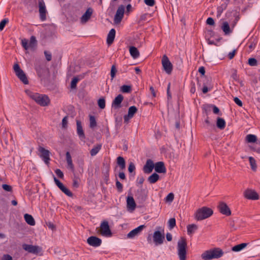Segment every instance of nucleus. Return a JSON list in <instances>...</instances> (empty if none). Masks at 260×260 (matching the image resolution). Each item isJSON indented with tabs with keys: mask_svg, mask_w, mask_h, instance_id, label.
Wrapping results in <instances>:
<instances>
[{
	"mask_svg": "<svg viewBox=\"0 0 260 260\" xmlns=\"http://www.w3.org/2000/svg\"><path fill=\"white\" fill-rule=\"evenodd\" d=\"M25 92L30 98L35 101L36 103L41 106H47L50 103L49 97L46 94H41L39 93L34 92L29 90H26Z\"/></svg>",
	"mask_w": 260,
	"mask_h": 260,
	"instance_id": "obj_1",
	"label": "nucleus"
},
{
	"mask_svg": "<svg viewBox=\"0 0 260 260\" xmlns=\"http://www.w3.org/2000/svg\"><path fill=\"white\" fill-rule=\"evenodd\" d=\"M223 253L221 249L214 248L204 252L201 255V257L204 260L217 259L222 256Z\"/></svg>",
	"mask_w": 260,
	"mask_h": 260,
	"instance_id": "obj_2",
	"label": "nucleus"
},
{
	"mask_svg": "<svg viewBox=\"0 0 260 260\" xmlns=\"http://www.w3.org/2000/svg\"><path fill=\"white\" fill-rule=\"evenodd\" d=\"M213 213V211L211 208L203 207L196 211L195 218L197 220H202L210 217Z\"/></svg>",
	"mask_w": 260,
	"mask_h": 260,
	"instance_id": "obj_3",
	"label": "nucleus"
},
{
	"mask_svg": "<svg viewBox=\"0 0 260 260\" xmlns=\"http://www.w3.org/2000/svg\"><path fill=\"white\" fill-rule=\"evenodd\" d=\"M187 242L186 239L181 237L177 243L178 255L180 260H186Z\"/></svg>",
	"mask_w": 260,
	"mask_h": 260,
	"instance_id": "obj_4",
	"label": "nucleus"
},
{
	"mask_svg": "<svg viewBox=\"0 0 260 260\" xmlns=\"http://www.w3.org/2000/svg\"><path fill=\"white\" fill-rule=\"evenodd\" d=\"M98 232L104 237H111L112 236V232L107 220H104L101 222Z\"/></svg>",
	"mask_w": 260,
	"mask_h": 260,
	"instance_id": "obj_5",
	"label": "nucleus"
},
{
	"mask_svg": "<svg viewBox=\"0 0 260 260\" xmlns=\"http://www.w3.org/2000/svg\"><path fill=\"white\" fill-rule=\"evenodd\" d=\"M124 11L125 6L123 5L119 6L115 14V26L119 24L121 22L124 16Z\"/></svg>",
	"mask_w": 260,
	"mask_h": 260,
	"instance_id": "obj_6",
	"label": "nucleus"
},
{
	"mask_svg": "<svg viewBox=\"0 0 260 260\" xmlns=\"http://www.w3.org/2000/svg\"><path fill=\"white\" fill-rule=\"evenodd\" d=\"M161 63L164 70L166 73L169 75L171 74L173 70V65L166 55H163L161 59Z\"/></svg>",
	"mask_w": 260,
	"mask_h": 260,
	"instance_id": "obj_7",
	"label": "nucleus"
},
{
	"mask_svg": "<svg viewBox=\"0 0 260 260\" xmlns=\"http://www.w3.org/2000/svg\"><path fill=\"white\" fill-rule=\"evenodd\" d=\"M22 248L28 252L35 254H38L42 251V248L37 245L23 244L22 245Z\"/></svg>",
	"mask_w": 260,
	"mask_h": 260,
	"instance_id": "obj_8",
	"label": "nucleus"
},
{
	"mask_svg": "<svg viewBox=\"0 0 260 260\" xmlns=\"http://www.w3.org/2000/svg\"><path fill=\"white\" fill-rule=\"evenodd\" d=\"M164 232V230H162ZM165 240L164 233H161L160 231L157 230L154 232L153 235V241L155 246L161 245L163 243Z\"/></svg>",
	"mask_w": 260,
	"mask_h": 260,
	"instance_id": "obj_9",
	"label": "nucleus"
},
{
	"mask_svg": "<svg viewBox=\"0 0 260 260\" xmlns=\"http://www.w3.org/2000/svg\"><path fill=\"white\" fill-rule=\"evenodd\" d=\"M39 151L40 153V156L44 160V162L48 165L49 164L50 158V151L46 149L43 147L40 146L39 148Z\"/></svg>",
	"mask_w": 260,
	"mask_h": 260,
	"instance_id": "obj_10",
	"label": "nucleus"
},
{
	"mask_svg": "<svg viewBox=\"0 0 260 260\" xmlns=\"http://www.w3.org/2000/svg\"><path fill=\"white\" fill-rule=\"evenodd\" d=\"M39 8L40 18L42 21H44L46 19L47 10L43 0L39 2Z\"/></svg>",
	"mask_w": 260,
	"mask_h": 260,
	"instance_id": "obj_11",
	"label": "nucleus"
},
{
	"mask_svg": "<svg viewBox=\"0 0 260 260\" xmlns=\"http://www.w3.org/2000/svg\"><path fill=\"white\" fill-rule=\"evenodd\" d=\"M244 196L248 200H257L259 199L258 193L252 189H247L244 192Z\"/></svg>",
	"mask_w": 260,
	"mask_h": 260,
	"instance_id": "obj_12",
	"label": "nucleus"
},
{
	"mask_svg": "<svg viewBox=\"0 0 260 260\" xmlns=\"http://www.w3.org/2000/svg\"><path fill=\"white\" fill-rule=\"evenodd\" d=\"M102 240L95 236H90L87 239V243L93 247H99L102 244Z\"/></svg>",
	"mask_w": 260,
	"mask_h": 260,
	"instance_id": "obj_13",
	"label": "nucleus"
},
{
	"mask_svg": "<svg viewBox=\"0 0 260 260\" xmlns=\"http://www.w3.org/2000/svg\"><path fill=\"white\" fill-rule=\"evenodd\" d=\"M145 228V225H141L139 226L130 231L127 235V238L129 239H133L135 238L136 236H138Z\"/></svg>",
	"mask_w": 260,
	"mask_h": 260,
	"instance_id": "obj_14",
	"label": "nucleus"
},
{
	"mask_svg": "<svg viewBox=\"0 0 260 260\" xmlns=\"http://www.w3.org/2000/svg\"><path fill=\"white\" fill-rule=\"evenodd\" d=\"M219 212L226 216H230L231 214V211L230 208L225 203L221 202L218 205Z\"/></svg>",
	"mask_w": 260,
	"mask_h": 260,
	"instance_id": "obj_15",
	"label": "nucleus"
},
{
	"mask_svg": "<svg viewBox=\"0 0 260 260\" xmlns=\"http://www.w3.org/2000/svg\"><path fill=\"white\" fill-rule=\"evenodd\" d=\"M77 124V133L82 141H84L85 139V135L82 128L81 122L80 120H76Z\"/></svg>",
	"mask_w": 260,
	"mask_h": 260,
	"instance_id": "obj_16",
	"label": "nucleus"
},
{
	"mask_svg": "<svg viewBox=\"0 0 260 260\" xmlns=\"http://www.w3.org/2000/svg\"><path fill=\"white\" fill-rule=\"evenodd\" d=\"M35 70L39 77H44L47 72V69L43 64H37L35 65Z\"/></svg>",
	"mask_w": 260,
	"mask_h": 260,
	"instance_id": "obj_17",
	"label": "nucleus"
},
{
	"mask_svg": "<svg viewBox=\"0 0 260 260\" xmlns=\"http://www.w3.org/2000/svg\"><path fill=\"white\" fill-rule=\"evenodd\" d=\"M154 165L152 160L148 159L143 168L144 173L149 174L152 172L153 168H154Z\"/></svg>",
	"mask_w": 260,
	"mask_h": 260,
	"instance_id": "obj_18",
	"label": "nucleus"
},
{
	"mask_svg": "<svg viewBox=\"0 0 260 260\" xmlns=\"http://www.w3.org/2000/svg\"><path fill=\"white\" fill-rule=\"evenodd\" d=\"M154 170L158 173H165L166 172V168L162 161L156 162L154 165Z\"/></svg>",
	"mask_w": 260,
	"mask_h": 260,
	"instance_id": "obj_19",
	"label": "nucleus"
},
{
	"mask_svg": "<svg viewBox=\"0 0 260 260\" xmlns=\"http://www.w3.org/2000/svg\"><path fill=\"white\" fill-rule=\"evenodd\" d=\"M117 166L120 168V171H123L125 169L126 162L124 158L122 156H118L117 158Z\"/></svg>",
	"mask_w": 260,
	"mask_h": 260,
	"instance_id": "obj_20",
	"label": "nucleus"
},
{
	"mask_svg": "<svg viewBox=\"0 0 260 260\" xmlns=\"http://www.w3.org/2000/svg\"><path fill=\"white\" fill-rule=\"evenodd\" d=\"M93 13V10L91 8H88L85 13L82 15L81 17V21L86 22H87L89 18H90L92 14Z\"/></svg>",
	"mask_w": 260,
	"mask_h": 260,
	"instance_id": "obj_21",
	"label": "nucleus"
},
{
	"mask_svg": "<svg viewBox=\"0 0 260 260\" xmlns=\"http://www.w3.org/2000/svg\"><path fill=\"white\" fill-rule=\"evenodd\" d=\"M127 208L129 210L133 211L136 207L135 200L132 197H128L127 198Z\"/></svg>",
	"mask_w": 260,
	"mask_h": 260,
	"instance_id": "obj_22",
	"label": "nucleus"
},
{
	"mask_svg": "<svg viewBox=\"0 0 260 260\" xmlns=\"http://www.w3.org/2000/svg\"><path fill=\"white\" fill-rule=\"evenodd\" d=\"M16 75L20 79V80L23 82V83H24V84H28V80L23 71L20 73H18Z\"/></svg>",
	"mask_w": 260,
	"mask_h": 260,
	"instance_id": "obj_23",
	"label": "nucleus"
},
{
	"mask_svg": "<svg viewBox=\"0 0 260 260\" xmlns=\"http://www.w3.org/2000/svg\"><path fill=\"white\" fill-rule=\"evenodd\" d=\"M198 227L197 225L195 224H188L187 226V232L189 235H193L196 231L198 230Z\"/></svg>",
	"mask_w": 260,
	"mask_h": 260,
	"instance_id": "obj_24",
	"label": "nucleus"
},
{
	"mask_svg": "<svg viewBox=\"0 0 260 260\" xmlns=\"http://www.w3.org/2000/svg\"><path fill=\"white\" fill-rule=\"evenodd\" d=\"M221 29L225 35H229L232 32V29H231L229 24L227 21H224L222 23Z\"/></svg>",
	"mask_w": 260,
	"mask_h": 260,
	"instance_id": "obj_25",
	"label": "nucleus"
},
{
	"mask_svg": "<svg viewBox=\"0 0 260 260\" xmlns=\"http://www.w3.org/2000/svg\"><path fill=\"white\" fill-rule=\"evenodd\" d=\"M129 51L131 55L134 59L137 58L140 55L139 50H138V49L136 47H135L134 46L130 47Z\"/></svg>",
	"mask_w": 260,
	"mask_h": 260,
	"instance_id": "obj_26",
	"label": "nucleus"
},
{
	"mask_svg": "<svg viewBox=\"0 0 260 260\" xmlns=\"http://www.w3.org/2000/svg\"><path fill=\"white\" fill-rule=\"evenodd\" d=\"M24 219L26 222L30 225H35V221L33 217L27 213H26L24 215Z\"/></svg>",
	"mask_w": 260,
	"mask_h": 260,
	"instance_id": "obj_27",
	"label": "nucleus"
},
{
	"mask_svg": "<svg viewBox=\"0 0 260 260\" xmlns=\"http://www.w3.org/2000/svg\"><path fill=\"white\" fill-rule=\"evenodd\" d=\"M123 100V96L122 94H118L115 98V110L121 107V103Z\"/></svg>",
	"mask_w": 260,
	"mask_h": 260,
	"instance_id": "obj_28",
	"label": "nucleus"
},
{
	"mask_svg": "<svg viewBox=\"0 0 260 260\" xmlns=\"http://www.w3.org/2000/svg\"><path fill=\"white\" fill-rule=\"evenodd\" d=\"M159 179V176L156 173H153L147 179L148 181L151 184L156 183Z\"/></svg>",
	"mask_w": 260,
	"mask_h": 260,
	"instance_id": "obj_29",
	"label": "nucleus"
},
{
	"mask_svg": "<svg viewBox=\"0 0 260 260\" xmlns=\"http://www.w3.org/2000/svg\"><path fill=\"white\" fill-rule=\"evenodd\" d=\"M114 42V28H112L107 36V43L108 46H110Z\"/></svg>",
	"mask_w": 260,
	"mask_h": 260,
	"instance_id": "obj_30",
	"label": "nucleus"
},
{
	"mask_svg": "<svg viewBox=\"0 0 260 260\" xmlns=\"http://www.w3.org/2000/svg\"><path fill=\"white\" fill-rule=\"evenodd\" d=\"M101 148H102L101 144H98L94 145L90 151V155L91 156L95 155L99 152V151L101 149Z\"/></svg>",
	"mask_w": 260,
	"mask_h": 260,
	"instance_id": "obj_31",
	"label": "nucleus"
},
{
	"mask_svg": "<svg viewBox=\"0 0 260 260\" xmlns=\"http://www.w3.org/2000/svg\"><path fill=\"white\" fill-rule=\"evenodd\" d=\"M216 125L220 129H223L225 127V120L222 118L218 117L217 118Z\"/></svg>",
	"mask_w": 260,
	"mask_h": 260,
	"instance_id": "obj_32",
	"label": "nucleus"
},
{
	"mask_svg": "<svg viewBox=\"0 0 260 260\" xmlns=\"http://www.w3.org/2000/svg\"><path fill=\"white\" fill-rule=\"evenodd\" d=\"M247 243H243L234 246L232 247V250L235 252H238L242 250L247 246Z\"/></svg>",
	"mask_w": 260,
	"mask_h": 260,
	"instance_id": "obj_33",
	"label": "nucleus"
},
{
	"mask_svg": "<svg viewBox=\"0 0 260 260\" xmlns=\"http://www.w3.org/2000/svg\"><path fill=\"white\" fill-rule=\"evenodd\" d=\"M97 125L96 121L94 116H89V127L90 128L93 129Z\"/></svg>",
	"mask_w": 260,
	"mask_h": 260,
	"instance_id": "obj_34",
	"label": "nucleus"
},
{
	"mask_svg": "<svg viewBox=\"0 0 260 260\" xmlns=\"http://www.w3.org/2000/svg\"><path fill=\"white\" fill-rule=\"evenodd\" d=\"M137 111L138 109L136 106H131L128 109L127 116L133 117L134 115L137 112Z\"/></svg>",
	"mask_w": 260,
	"mask_h": 260,
	"instance_id": "obj_35",
	"label": "nucleus"
},
{
	"mask_svg": "<svg viewBox=\"0 0 260 260\" xmlns=\"http://www.w3.org/2000/svg\"><path fill=\"white\" fill-rule=\"evenodd\" d=\"M249 161L252 170L255 171L256 170L257 165L255 159L253 157L250 156L249 157Z\"/></svg>",
	"mask_w": 260,
	"mask_h": 260,
	"instance_id": "obj_36",
	"label": "nucleus"
},
{
	"mask_svg": "<svg viewBox=\"0 0 260 260\" xmlns=\"http://www.w3.org/2000/svg\"><path fill=\"white\" fill-rule=\"evenodd\" d=\"M246 138L248 143H255L257 140L256 136L252 134L247 135Z\"/></svg>",
	"mask_w": 260,
	"mask_h": 260,
	"instance_id": "obj_37",
	"label": "nucleus"
},
{
	"mask_svg": "<svg viewBox=\"0 0 260 260\" xmlns=\"http://www.w3.org/2000/svg\"><path fill=\"white\" fill-rule=\"evenodd\" d=\"M203 110L204 112L208 115L212 110V105L206 104L203 105Z\"/></svg>",
	"mask_w": 260,
	"mask_h": 260,
	"instance_id": "obj_38",
	"label": "nucleus"
},
{
	"mask_svg": "<svg viewBox=\"0 0 260 260\" xmlns=\"http://www.w3.org/2000/svg\"><path fill=\"white\" fill-rule=\"evenodd\" d=\"M121 91L123 93H129L132 91V87L130 85H122L121 87Z\"/></svg>",
	"mask_w": 260,
	"mask_h": 260,
	"instance_id": "obj_39",
	"label": "nucleus"
},
{
	"mask_svg": "<svg viewBox=\"0 0 260 260\" xmlns=\"http://www.w3.org/2000/svg\"><path fill=\"white\" fill-rule=\"evenodd\" d=\"M29 47L30 48H34L35 46H36L37 44V41L36 40V38L35 36H31L30 38V41H29Z\"/></svg>",
	"mask_w": 260,
	"mask_h": 260,
	"instance_id": "obj_40",
	"label": "nucleus"
},
{
	"mask_svg": "<svg viewBox=\"0 0 260 260\" xmlns=\"http://www.w3.org/2000/svg\"><path fill=\"white\" fill-rule=\"evenodd\" d=\"M174 199V194L172 192L169 193L165 199L166 202L171 203Z\"/></svg>",
	"mask_w": 260,
	"mask_h": 260,
	"instance_id": "obj_41",
	"label": "nucleus"
},
{
	"mask_svg": "<svg viewBox=\"0 0 260 260\" xmlns=\"http://www.w3.org/2000/svg\"><path fill=\"white\" fill-rule=\"evenodd\" d=\"M135 169H136V167H135V166L133 162H131L129 164V166H128V172L130 173H132L134 172L133 176H135V174H136Z\"/></svg>",
	"mask_w": 260,
	"mask_h": 260,
	"instance_id": "obj_42",
	"label": "nucleus"
},
{
	"mask_svg": "<svg viewBox=\"0 0 260 260\" xmlns=\"http://www.w3.org/2000/svg\"><path fill=\"white\" fill-rule=\"evenodd\" d=\"M79 79L78 77H74L71 82V87L72 89L75 88L77 86V83L79 81Z\"/></svg>",
	"mask_w": 260,
	"mask_h": 260,
	"instance_id": "obj_43",
	"label": "nucleus"
},
{
	"mask_svg": "<svg viewBox=\"0 0 260 260\" xmlns=\"http://www.w3.org/2000/svg\"><path fill=\"white\" fill-rule=\"evenodd\" d=\"M98 106L102 109L105 108V100L103 98H100L98 101Z\"/></svg>",
	"mask_w": 260,
	"mask_h": 260,
	"instance_id": "obj_44",
	"label": "nucleus"
},
{
	"mask_svg": "<svg viewBox=\"0 0 260 260\" xmlns=\"http://www.w3.org/2000/svg\"><path fill=\"white\" fill-rule=\"evenodd\" d=\"M248 63L252 67L256 66L257 65V61L254 58H250L248 60Z\"/></svg>",
	"mask_w": 260,
	"mask_h": 260,
	"instance_id": "obj_45",
	"label": "nucleus"
},
{
	"mask_svg": "<svg viewBox=\"0 0 260 260\" xmlns=\"http://www.w3.org/2000/svg\"><path fill=\"white\" fill-rule=\"evenodd\" d=\"M170 229H173L176 226V220L174 218H170L168 221Z\"/></svg>",
	"mask_w": 260,
	"mask_h": 260,
	"instance_id": "obj_46",
	"label": "nucleus"
},
{
	"mask_svg": "<svg viewBox=\"0 0 260 260\" xmlns=\"http://www.w3.org/2000/svg\"><path fill=\"white\" fill-rule=\"evenodd\" d=\"M8 22L9 20L8 18H5L1 21L0 22V31H2L4 29L5 25Z\"/></svg>",
	"mask_w": 260,
	"mask_h": 260,
	"instance_id": "obj_47",
	"label": "nucleus"
},
{
	"mask_svg": "<svg viewBox=\"0 0 260 260\" xmlns=\"http://www.w3.org/2000/svg\"><path fill=\"white\" fill-rule=\"evenodd\" d=\"M21 44L22 47L25 50H27L30 47L29 44L28 45V40L26 39H24L21 40Z\"/></svg>",
	"mask_w": 260,
	"mask_h": 260,
	"instance_id": "obj_48",
	"label": "nucleus"
},
{
	"mask_svg": "<svg viewBox=\"0 0 260 260\" xmlns=\"http://www.w3.org/2000/svg\"><path fill=\"white\" fill-rule=\"evenodd\" d=\"M13 69L16 75L18 73L22 72L23 70L20 68L19 65L18 63L14 64L13 66Z\"/></svg>",
	"mask_w": 260,
	"mask_h": 260,
	"instance_id": "obj_49",
	"label": "nucleus"
},
{
	"mask_svg": "<svg viewBox=\"0 0 260 260\" xmlns=\"http://www.w3.org/2000/svg\"><path fill=\"white\" fill-rule=\"evenodd\" d=\"M65 194L69 197H73V193L66 187L62 191Z\"/></svg>",
	"mask_w": 260,
	"mask_h": 260,
	"instance_id": "obj_50",
	"label": "nucleus"
},
{
	"mask_svg": "<svg viewBox=\"0 0 260 260\" xmlns=\"http://www.w3.org/2000/svg\"><path fill=\"white\" fill-rule=\"evenodd\" d=\"M116 187H117V189L118 190V191L119 192H122V189H123V185L118 180L116 181Z\"/></svg>",
	"mask_w": 260,
	"mask_h": 260,
	"instance_id": "obj_51",
	"label": "nucleus"
},
{
	"mask_svg": "<svg viewBox=\"0 0 260 260\" xmlns=\"http://www.w3.org/2000/svg\"><path fill=\"white\" fill-rule=\"evenodd\" d=\"M144 1L146 5L150 7L153 6L155 4V0H144Z\"/></svg>",
	"mask_w": 260,
	"mask_h": 260,
	"instance_id": "obj_52",
	"label": "nucleus"
},
{
	"mask_svg": "<svg viewBox=\"0 0 260 260\" xmlns=\"http://www.w3.org/2000/svg\"><path fill=\"white\" fill-rule=\"evenodd\" d=\"M54 181L56 186L59 188L63 185V184L53 175Z\"/></svg>",
	"mask_w": 260,
	"mask_h": 260,
	"instance_id": "obj_53",
	"label": "nucleus"
},
{
	"mask_svg": "<svg viewBox=\"0 0 260 260\" xmlns=\"http://www.w3.org/2000/svg\"><path fill=\"white\" fill-rule=\"evenodd\" d=\"M44 55L45 56V57H46V59L49 61L50 60H51L52 59V55L51 54L48 52L47 51H44Z\"/></svg>",
	"mask_w": 260,
	"mask_h": 260,
	"instance_id": "obj_54",
	"label": "nucleus"
},
{
	"mask_svg": "<svg viewBox=\"0 0 260 260\" xmlns=\"http://www.w3.org/2000/svg\"><path fill=\"white\" fill-rule=\"evenodd\" d=\"M68 124V116L64 117L62 120V127L66 128Z\"/></svg>",
	"mask_w": 260,
	"mask_h": 260,
	"instance_id": "obj_55",
	"label": "nucleus"
},
{
	"mask_svg": "<svg viewBox=\"0 0 260 260\" xmlns=\"http://www.w3.org/2000/svg\"><path fill=\"white\" fill-rule=\"evenodd\" d=\"M2 187H3V189H4L5 190H6L7 191H11L12 190V188L11 186L6 184H3Z\"/></svg>",
	"mask_w": 260,
	"mask_h": 260,
	"instance_id": "obj_56",
	"label": "nucleus"
},
{
	"mask_svg": "<svg viewBox=\"0 0 260 260\" xmlns=\"http://www.w3.org/2000/svg\"><path fill=\"white\" fill-rule=\"evenodd\" d=\"M72 186L74 188H78L79 186V184L78 182V178H74L73 180V184Z\"/></svg>",
	"mask_w": 260,
	"mask_h": 260,
	"instance_id": "obj_57",
	"label": "nucleus"
},
{
	"mask_svg": "<svg viewBox=\"0 0 260 260\" xmlns=\"http://www.w3.org/2000/svg\"><path fill=\"white\" fill-rule=\"evenodd\" d=\"M55 172L56 175L60 178H63V172L59 169H57L55 170Z\"/></svg>",
	"mask_w": 260,
	"mask_h": 260,
	"instance_id": "obj_58",
	"label": "nucleus"
},
{
	"mask_svg": "<svg viewBox=\"0 0 260 260\" xmlns=\"http://www.w3.org/2000/svg\"><path fill=\"white\" fill-rule=\"evenodd\" d=\"M253 151L260 153V144L256 143L254 146L252 147Z\"/></svg>",
	"mask_w": 260,
	"mask_h": 260,
	"instance_id": "obj_59",
	"label": "nucleus"
},
{
	"mask_svg": "<svg viewBox=\"0 0 260 260\" xmlns=\"http://www.w3.org/2000/svg\"><path fill=\"white\" fill-rule=\"evenodd\" d=\"M234 101L239 106H240V107L242 106V105H243L242 102L238 97H235L234 98Z\"/></svg>",
	"mask_w": 260,
	"mask_h": 260,
	"instance_id": "obj_60",
	"label": "nucleus"
},
{
	"mask_svg": "<svg viewBox=\"0 0 260 260\" xmlns=\"http://www.w3.org/2000/svg\"><path fill=\"white\" fill-rule=\"evenodd\" d=\"M206 23L210 25H213L215 24V22L212 17H209L206 20Z\"/></svg>",
	"mask_w": 260,
	"mask_h": 260,
	"instance_id": "obj_61",
	"label": "nucleus"
},
{
	"mask_svg": "<svg viewBox=\"0 0 260 260\" xmlns=\"http://www.w3.org/2000/svg\"><path fill=\"white\" fill-rule=\"evenodd\" d=\"M212 111L215 114H219L220 110L219 108L214 105H212Z\"/></svg>",
	"mask_w": 260,
	"mask_h": 260,
	"instance_id": "obj_62",
	"label": "nucleus"
},
{
	"mask_svg": "<svg viewBox=\"0 0 260 260\" xmlns=\"http://www.w3.org/2000/svg\"><path fill=\"white\" fill-rule=\"evenodd\" d=\"M2 260H13V258L10 255L6 254L3 255Z\"/></svg>",
	"mask_w": 260,
	"mask_h": 260,
	"instance_id": "obj_63",
	"label": "nucleus"
},
{
	"mask_svg": "<svg viewBox=\"0 0 260 260\" xmlns=\"http://www.w3.org/2000/svg\"><path fill=\"white\" fill-rule=\"evenodd\" d=\"M236 50H234L232 52H230L228 54V57L230 59H232L234 58L236 54Z\"/></svg>",
	"mask_w": 260,
	"mask_h": 260,
	"instance_id": "obj_64",
	"label": "nucleus"
}]
</instances>
